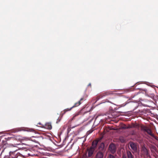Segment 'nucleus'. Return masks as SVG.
Returning a JSON list of instances; mask_svg holds the SVG:
<instances>
[{
  "label": "nucleus",
  "mask_w": 158,
  "mask_h": 158,
  "mask_svg": "<svg viewBox=\"0 0 158 158\" xmlns=\"http://www.w3.org/2000/svg\"><path fill=\"white\" fill-rule=\"evenodd\" d=\"M21 131H28L33 132L34 130L32 129H30L24 127L17 128L12 130L11 132L14 133H16Z\"/></svg>",
  "instance_id": "obj_1"
},
{
  "label": "nucleus",
  "mask_w": 158,
  "mask_h": 158,
  "mask_svg": "<svg viewBox=\"0 0 158 158\" xmlns=\"http://www.w3.org/2000/svg\"><path fill=\"white\" fill-rule=\"evenodd\" d=\"M112 94V92L111 91H106L102 94L97 96L96 97L93 98V100H95V102L98 101L100 98H102L103 97L108 96V95Z\"/></svg>",
  "instance_id": "obj_2"
},
{
  "label": "nucleus",
  "mask_w": 158,
  "mask_h": 158,
  "mask_svg": "<svg viewBox=\"0 0 158 158\" xmlns=\"http://www.w3.org/2000/svg\"><path fill=\"white\" fill-rule=\"evenodd\" d=\"M129 144L131 148L134 151V152H133V153L134 152H137V145L136 143H135L133 142H130L129 143Z\"/></svg>",
  "instance_id": "obj_3"
},
{
  "label": "nucleus",
  "mask_w": 158,
  "mask_h": 158,
  "mask_svg": "<svg viewBox=\"0 0 158 158\" xmlns=\"http://www.w3.org/2000/svg\"><path fill=\"white\" fill-rule=\"evenodd\" d=\"M109 150L112 154H114L116 152V147L113 143H111L109 146Z\"/></svg>",
  "instance_id": "obj_4"
},
{
  "label": "nucleus",
  "mask_w": 158,
  "mask_h": 158,
  "mask_svg": "<svg viewBox=\"0 0 158 158\" xmlns=\"http://www.w3.org/2000/svg\"><path fill=\"white\" fill-rule=\"evenodd\" d=\"M98 141L97 140H94L91 144V146L90 148L95 150V149L97 148V144Z\"/></svg>",
  "instance_id": "obj_5"
},
{
  "label": "nucleus",
  "mask_w": 158,
  "mask_h": 158,
  "mask_svg": "<svg viewBox=\"0 0 158 158\" xmlns=\"http://www.w3.org/2000/svg\"><path fill=\"white\" fill-rule=\"evenodd\" d=\"M104 154L101 151L98 152L95 156V158H103Z\"/></svg>",
  "instance_id": "obj_6"
},
{
  "label": "nucleus",
  "mask_w": 158,
  "mask_h": 158,
  "mask_svg": "<svg viewBox=\"0 0 158 158\" xmlns=\"http://www.w3.org/2000/svg\"><path fill=\"white\" fill-rule=\"evenodd\" d=\"M95 150L90 148L88 151V157H90L92 156L94 153V152Z\"/></svg>",
  "instance_id": "obj_7"
},
{
  "label": "nucleus",
  "mask_w": 158,
  "mask_h": 158,
  "mask_svg": "<svg viewBox=\"0 0 158 158\" xmlns=\"http://www.w3.org/2000/svg\"><path fill=\"white\" fill-rule=\"evenodd\" d=\"M83 100L84 98H81L79 101L78 102H76L75 103L74 105L72 107V108H73L80 105L81 103V101Z\"/></svg>",
  "instance_id": "obj_8"
},
{
  "label": "nucleus",
  "mask_w": 158,
  "mask_h": 158,
  "mask_svg": "<svg viewBox=\"0 0 158 158\" xmlns=\"http://www.w3.org/2000/svg\"><path fill=\"white\" fill-rule=\"evenodd\" d=\"M104 144L103 143H102L98 147V149L100 151H104Z\"/></svg>",
  "instance_id": "obj_9"
},
{
  "label": "nucleus",
  "mask_w": 158,
  "mask_h": 158,
  "mask_svg": "<svg viewBox=\"0 0 158 158\" xmlns=\"http://www.w3.org/2000/svg\"><path fill=\"white\" fill-rule=\"evenodd\" d=\"M127 158H134V156L130 151H127Z\"/></svg>",
  "instance_id": "obj_10"
},
{
  "label": "nucleus",
  "mask_w": 158,
  "mask_h": 158,
  "mask_svg": "<svg viewBox=\"0 0 158 158\" xmlns=\"http://www.w3.org/2000/svg\"><path fill=\"white\" fill-rule=\"evenodd\" d=\"M145 132H147L148 134H149L150 135L152 136H154V135L153 134H152V131L150 129L148 128Z\"/></svg>",
  "instance_id": "obj_11"
},
{
  "label": "nucleus",
  "mask_w": 158,
  "mask_h": 158,
  "mask_svg": "<svg viewBox=\"0 0 158 158\" xmlns=\"http://www.w3.org/2000/svg\"><path fill=\"white\" fill-rule=\"evenodd\" d=\"M45 128L48 129H51L52 128L51 123H46L45 125Z\"/></svg>",
  "instance_id": "obj_12"
},
{
  "label": "nucleus",
  "mask_w": 158,
  "mask_h": 158,
  "mask_svg": "<svg viewBox=\"0 0 158 158\" xmlns=\"http://www.w3.org/2000/svg\"><path fill=\"white\" fill-rule=\"evenodd\" d=\"M148 128V127H147L143 125H142L141 126V130L145 131H146Z\"/></svg>",
  "instance_id": "obj_13"
},
{
  "label": "nucleus",
  "mask_w": 158,
  "mask_h": 158,
  "mask_svg": "<svg viewBox=\"0 0 158 158\" xmlns=\"http://www.w3.org/2000/svg\"><path fill=\"white\" fill-rule=\"evenodd\" d=\"M72 108H73L72 107L71 108H68L64 109L63 111L64 112L62 113V114H65V113L66 112L70 111Z\"/></svg>",
  "instance_id": "obj_14"
},
{
  "label": "nucleus",
  "mask_w": 158,
  "mask_h": 158,
  "mask_svg": "<svg viewBox=\"0 0 158 158\" xmlns=\"http://www.w3.org/2000/svg\"><path fill=\"white\" fill-rule=\"evenodd\" d=\"M143 151L145 152L146 155L148 156V150L146 148H144L143 149Z\"/></svg>",
  "instance_id": "obj_15"
},
{
  "label": "nucleus",
  "mask_w": 158,
  "mask_h": 158,
  "mask_svg": "<svg viewBox=\"0 0 158 158\" xmlns=\"http://www.w3.org/2000/svg\"><path fill=\"white\" fill-rule=\"evenodd\" d=\"M107 158H115V157L114 156L110 154Z\"/></svg>",
  "instance_id": "obj_16"
},
{
  "label": "nucleus",
  "mask_w": 158,
  "mask_h": 158,
  "mask_svg": "<svg viewBox=\"0 0 158 158\" xmlns=\"http://www.w3.org/2000/svg\"><path fill=\"white\" fill-rule=\"evenodd\" d=\"M135 127V126H134V125H133L132 126H131L130 125H129L128 126H127V129H129V128H131L134 127Z\"/></svg>",
  "instance_id": "obj_17"
},
{
  "label": "nucleus",
  "mask_w": 158,
  "mask_h": 158,
  "mask_svg": "<svg viewBox=\"0 0 158 158\" xmlns=\"http://www.w3.org/2000/svg\"><path fill=\"white\" fill-rule=\"evenodd\" d=\"M122 128L124 129H127V126L126 125H124L122 127Z\"/></svg>",
  "instance_id": "obj_18"
},
{
  "label": "nucleus",
  "mask_w": 158,
  "mask_h": 158,
  "mask_svg": "<svg viewBox=\"0 0 158 158\" xmlns=\"http://www.w3.org/2000/svg\"><path fill=\"white\" fill-rule=\"evenodd\" d=\"M154 96H155L154 94H152L151 95V98H154Z\"/></svg>",
  "instance_id": "obj_19"
},
{
  "label": "nucleus",
  "mask_w": 158,
  "mask_h": 158,
  "mask_svg": "<svg viewBox=\"0 0 158 158\" xmlns=\"http://www.w3.org/2000/svg\"><path fill=\"white\" fill-rule=\"evenodd\" d=\"M78 115V114H76L75 116H74L73 118H72V119H73L74 118L77 116Z\"/></svg>",
  "instance_id": "obj_20"
},
{
  "label": "nucleus",
  "mask_w": 158,
  "mask_h": 158,
  "mask_svg": "<svg viewBox=\"0 0 158 158\" xmlns=\"http://www.w3.org/2000/svg\"><path fill=\"white\" fill-rule=\"evenodd\" d=\"M88 86H90V87H91V84L90 83H89L88 85Z\"/></svg>",
  "instance_id": "obj_21"
},
{
  "label": "nucleus",
  "mask_w": 158,
  "mask_h": 158,
  "mask_svg": "<svg viewBox=\"0 0 158 158\" xmlns=\"http://www.w3.org/2000/svg\"><path fill=\"white\" fill-rule=\"evenodd\" d=\"M122 158H127L126 156L123 155V156Z\"/></svg>",
  "instance_id": "obj_22"
},
{
  "label": "nucleus",
  "mask_w": 158,
  "mask_h": 158,
  "mask_svg": "<svg viewBox=\"0 0 158 158\" xmlns=\"http://www.w3.org/2000/svg\"><path fill=\"white\" fill-rule=\"evenodd\" d=\"M12 138H11V137H10V138H9L8 137V138H7V140H10V139H12Z\"/></svg>",
  "instance_id": "obj_23"
},
{
  "label": "nucleus",
  "mask_w": 158,
  "mask_h": 158,
  "mask_svg": "<svg viewBox=\"0 0 158 158\" xmlns=\"http://www.w3.org/2000/svg\"><path fill=\"white\" fill-rule=\"evenodd\" d=\"M158 141V138H155Z\"/></svg>",
  "instance_id": "obj_24"
},
{
  "label": "nucleus",
  "mask_w": 158,
  "mask_h": 158,
  "mask_svg": "<svg viewBox=\"0 0 158 158\" xmlns=\"http://www.w3.org/2000/svg\"><path fill=\"white\" fill-rule=\"evenodd\" d=\"M133 133H134V132L133 131ZM132 135H134V133H132Z\"/></svg>",
  "instance_id": "obj_25"
},
{
  "label": "nucleus",
  "mask_w": 158,
  "mask_h": 158,
  "mask_svg": "<svg viewBox=\"0 0 158 158\" xmlns=\"http://www.w3.org/2000/svg\"><path fill=\"white\" fill-rule=\"evenodd\" d=\"M65 128H66V127H67V126H66V125H65Z\"/></svg>",
  "instance_id": "obj_26"
},
{
  "label": "nucleus",
  "mask_w": 158,
  "mask_h": 158,
  "mask_svg": "<svg viewBox=\"0 0 158 158\" xmlns=\"http://www.w3.org/2000/svg\"><path fill=\"white\" fill-rule=\"evenodd\" d=\"M38 124H40V123H39Z\"/></svg>",
  "instance_id": "obj_27"
}]
</instances>
